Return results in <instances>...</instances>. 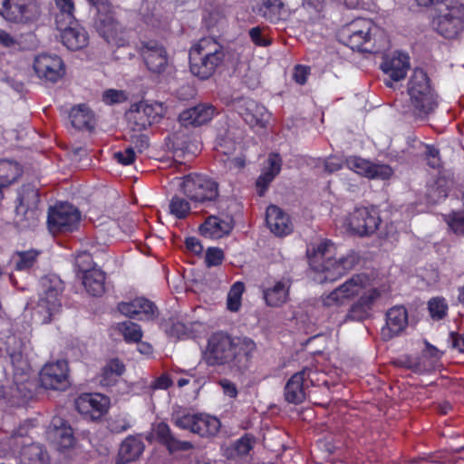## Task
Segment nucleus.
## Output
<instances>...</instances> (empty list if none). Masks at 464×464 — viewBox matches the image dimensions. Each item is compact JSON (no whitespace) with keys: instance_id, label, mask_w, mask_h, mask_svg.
Returning a JSON list of instances; mask_svg holds the SVG:
<instances>
[{"instance_id":"nucleus-1","label":"nucleus","mask_w":464,"mask_h":464,"mask_svg":"<svg viewBox=\"0 0 464 464\" xmlns=\"http://www.w3.org/2000/svg\"><path fill=\"white\" fill-rule=\"evenodd\" d=\"M255 349L256 343L250 339L236 342L227 334L216 333L208 340L204 357L208 365H228L232 371L243 374L249 369Z\"/></svg>"},{"instance_id":"nucleus-2","label":"nucleus","mask_w":464,"mask_h":464,"mask_svg":"<svg viewBox=\"0 0 464 464\" xmlns=\"http://www.w3.org/2000/svg\"><path fill=\"white\" fill-rule=\"evenodd\" d=\"M408 121L424 122L439 105L438 94L430 79L421 68H415L408 81Z\"/></svg>"},{"instance_id":"nucleus-3","label":"nucleus","mask_w":464,"mask_h":464,"mask_svg":"<svg viewBox=\"0 0 464 464\" xmlns=\"http://www.w3.org/2000/svg\"><path fill=\"white\" fill-rule=\"evenodd\" d=\"M338 40L353 50L378 53L384 51L389 41L371 20L357 18L342 26L337 32Z\"/></svg>"},{"instance_id":"nucleus-4","label":"nucleus","mask_w":464,"mask_h":464,"mask_svg":"<svg viewBox=\"0 0 464 464\" xmlns=\"http://www.w3.org/2000/svg\"><path fill=\"white\" fill-rule=\"evenodd\" d=\"M224 59V47L218 41L212 37L201 38L189 51L190 72L199 79H208Z\"/></svg>"},{"instance_id":"nucleus-5","label":"nucleus","mask_w":464,"mask_h":464,"mask_svg":"<svg viewBox=\"0 0 464 464\" xmlns=\"http://www.w3.org/2000/svg\"><path fill=\"white\" fill-rule=\"evenodd\" d=\"M325 251V246L323 245L317 247L313 256H310V250L307 251L312 268L318 273L324 274V277L319 279L321 283L336 280L355 265V257L353 256L338 260L331 258L324 260Z\"/></svg>"},{"instance_id":"nucleus-6","label":"nucleus","mask_w":464,"mask_h":464,"mask_svg":"<svg viewBox=\"0 0 464 464\" xmlns=\"http://www.w3.org/2000/svg\"><path fill=\"white\" fill-rule=\"evenodd\" d=\"M432 29L445 39H456L464 31V5L455 2L430 22Z\"/></svg>"},{"instance_id":"nucleus-7","label":"nucleus","mask_w":464,"mask_h":464,"mask_svg":"<svg viewBox=\"0 0 464 464\" xmlns=\"http://www.w3.org/2000/svg\"><path fill=\"white\" fill-rule=\"evenodd\" d=\"M180 186L187 198L196 203L215 202L219 196L218 184L200 174L185 176Z\"/></svg>"},{"instance_id":"nucleus-8","label":"nucleus","mask_w":464,"mask_h":464,"mask_svg":"<svg viewBox=\"0 0 464 464\" xmlns=\"http://www.w3.org/2000/svg\"><path fill=\"white\" fill-rule=\"evenodd\" d=\"M94 26L108 44L116 46L126 44L124 30L115 17L112 5L97 12Z\"/></svg>"},{"instance_id":"nucleus-9","label":"nucleus","mask_w":464,"mask_h":464,"mask_svg":"<svg viewBox=\"0 0 464 464\" xmlns=\"http://www.w3.org/2000/svg\"><path fill=\"white\" fill-rule=\"evenodd\" d=\"M367 276L355 275L339 287L322 297L324 306L332 307L343 304L346 301L359 295L366 287Z\"/></svg>"},{"instance_id":"nucleus-10","label":"nucleus","mask_w":464,"mask_h":464,"mask_svg":"<svg viewBox=\"0 0 464 464\" xmlns=\"http://www.w3.org/2000/svg\"><path fill=\"white\" fill-rule=\"evenodd\" d=\"M80 221V212L72 205L60 204L51 208L48 214V227L52 233L71 232Z\"/></svg>"},{"instance_id":"nucleus-11","label":"nucleus","mask_w":464,"mask_h":464,"mask_svg":"<svg viewBox=\"0 0 464 464\" xmlns=\"http://www.w3.org/2000/svg\"><path fill=\"white\" fill-rule=\"evenodd\" d=\"M3 17L15 24H32L38 20L41 10L37 0H9Z\"/></svg>"},{"instance_id":"nucleus-12","label":"nucleus","mask_w":464,"mask_h":464,"mask_svg":"<svg viewBox=\"0 0 464 464\" xmlns=\"http://www.w3.org/2000/svg\"><path fill=\"white\" fill-rule=\"evenodd\" d=\"M175 424L201 437L215 436L221 427L218 418L206 414H186L178 418Z\"/></svg>"},{"instance_id":"nucleus-13","label":"nucleus","mask_w":464,"mask_h":464,"mask_svg":"<svg viewBox=\"0 0 464 464\" xmlns=\"http://www.w3.org/2000/svg\"><path fill=\"white\" fill-rule=\"evenodd\" d=\"M139 52L148 68L152 73L164 72L169 65V56L165 47L155 40L140 43Z\"/></svg>"},{"instance_id":"nucleus-14","label":"nucleus","mask_w":464,"mask_h":464,"mask_svg":"<svg viewBox=\"0 0 464 464\" xmlns=\"http://www.w3.org/2000/svg\"><path fill=\"white\" fill-rule=\"evenodd\" d=\"M231 106L250 127H265L268 119L266 109L253 100L238 98L232 102Z\"/></svg>"},{"instance_id":"nucleus-15","label":"nucleus","mask_w":464,"mask_h":464,"mask_svg":"<svg viewBox=\"0 0 464 464\" xmlns=\"http://www.w3.org/2000/svg\"><path fill=\"white\" fill-rule=\"evenodd\" d=\"M381 218L374 210L367 208L354 209L348 218V227L359 236H370L375 233L381 224Z\"/></svg>"},{"instance_id":"nucleus-16","label":"nucleus","mask_w":464,"mask_h":464,"mask_svg":"<svg viewBox=\"0 0 464 464\" xmlns=\"http://www.w3.org/2000/svg\"><path fill=\"white\" fill-rule=\"evenodd\" d=\"M56 28L61 32L63 44L70 50L76 51L85 47L88 44V34L86 31L78 26L74 18L72 21L57 20Z\"/></svg>"},{"instance_id":"nucleus-17","label":"nucleus","mask_w":464,"mask_h":464,"mask_svg":"<svg viewBox=\"0 0 464 464\" xmlns=\"http://www.w3.org/2000/svg\"><path fill=\"white\" fill-rule=\"evenodd\" d=\"M34 69L40 78L51 82H57L65 73L63 62L56 54H39L34 60Z\"/></svg>"},{"instance_id":"nucleus-18","label":"nucleus","mask_w":464,"mask_h":464,"mask_svg":"<svg viewBox=\"0 0 464 464\" xmlns=\"http://www.w3.org/2000/svg\"><path fill=\"white\" fill-rule=\"evenodd\" d=\"M91 259V256L87 253L81 254L77 256V264L82 272V282L86 292L92 296H102L106 290L105 287V273L96 267L84 268L81 266V260Z\"/></svg>"},{"instance_id":"nucleus-19","label":"nucleus","mask_w":464,"mask_h":464,"mask_svg":"<svg viewBox=\"0 0 464 464\" xmlns=\"http://www.w3.org/2000/svg\"><path fill=\"white\" fill-rule=\"evenodd\" d=\"M68 367L65 361L45 364L40 372V382L45 389H63L67 383Z\"/></svg>"},{"instance_id":"nucleus-20","label":"nucleus","mask_w":464,"mask_h":464,"mask_svg":"<svg viewBox=\"0 0 464 464\" xmlns=\"http://www.w3.org/2000/svg\"><path fill=\"white\" fill-rule=\"evenodd\" d=\"M162 445H164L169 453L176 451H187L193 448V445L188 441H181L174 437L171 430L165 422L158 423L153 429V433L147 437L148 440H151L152 436Z\"/></svg>"},{"instance_id":"nucleus-21","label":"nucleus","mask_w":464,"mask_h":464,"mask_svg":"<svg viewBox=\"0 0 464 464\" xmlns=\"http://www.w3.org/2000/svg\"><path fill=\"white\" fill-rule=\"evenodd\" d=\"M311 369L304 367L302 371L295 372L285 386V400L294 404L302 403L306 398L304 388L305 378L309 377Z\"/></svg>"},{"instance_id":"nucleus-22","label":"nucleus","mask_w":464,"mask_h":464,"mask_svg":"<svg viewBox=\"0 0 464 464\" xmlns=\"http://www.w3.org/2000/svg\"><path fill=\"white\" fill-rule=\"evenodd\" d=\"M216 112V108L208 103H202L183 111L179 121L185 126H200L208 122Z\"/></svg>"},{"instance_id":"nucleus-23","label":"nucleus","mask_w":464,"mask_h":464,"mask_svg":"<svg viewBox=\"0 0 464 464\" xmlns=\"http://www.w3.org/2000/svg\"><path fill=\"white\" fill-rule=\"evenodd\" d=\"M61 290L55 286H50L40 298L35 308L36 314L42 316V322L48 324L53 314L57 313L62 305L60 299Z\"/></svg>"},{"instance_id":"nucleus-24","label":"nucleus","mask_w":464,"mask_h":464,"mask_svg":"<svg viewBox=\"0 0 464 464\" xmlns=\"http://www.w3.org/2000/svg\"><path fill=\"white\" fill-rule=\"evenodd\" d=\"M380 296V292L376 288H372L363 292L360 299L354 303L346 315V318L353 321H363L370 316V311L375 300Z\"/></svg>"},{"instance_id":"nucleus-25","label":"nucleus","mask_w":464,"mask_h":464,"mask_svg":"<svg viewBox=\"0 0 464 464\" xmlns=\"http://www.w3.org/2000/svg\"><path fill=\"white\" fill-rule=\"evenodd\" d=\"M75 404L80 412L91 414L93 418H99L108 409V400L101 394H83L76 400Z\"/></svg>"},{"instance_id":"nucleus-26","label":"nucleus","mask_w":464,"mask_h":464,"mask_svg":"<svg viewBox=\"0 0 464 464\" xmlns=\"http://www.w3.org/2000/svg\"><path fill=\"white\" fill-rule=\"evenodd\" d=\"M351 169L360 175L370 179H388L392 173V169L387 165L373 164L361 158H354L349 161Z\"/></svg>"},{"instance_id":"nucleus-27","label":"nucleus","mask_w":464,"mask_h":464,"mask_svg":"<svg viewBox=\"0 0 464 464\" xmlns=\"http://www.w3.org/2000/svg\"><path fill=\"white\" fill-rule=\"evenodd\" d=\"M234 222L232 217L222 219L217 216H209L200 226L199 229L203 236L210 238H220L228 235L233 229Z\"/></svg>"},{"instance_id":"nucleus-28","label":"nucleus","mask_w":464,"mask_h":464,"mask_svg":"<svg viewBox=\"0 0 464 464\" xmlns=\"http://www.w3.org/2000/svg\"><path fill=\"white\" fill-rule=\"evenodd\" d=\"M386 326L382 329L383 339H391L401 333L406 325V308L395 306L386 314Z\"/></svg>"},{"instance_id":"nucleus-29","label":"nucleus","mask_w":464,"mask_h":464,"mask_svg":"<svg viewBox=\"0 0 464 464\" xmlns=\"http://www.w3.org/2000/svg\"><path fill=\"white\" fill-rule=\"evenodd\" d=\"M381 68L394 82L404 79L406 76V54L398 51L392 54H384Z\"/></svg>"},{"instance_id":"nucleus-30","label":"nucleus","mask_w":464,"mask_h":464,"mask_svg":"<svg viewBox=\"0 0 464 464\" xmlns=\"http://www.w3.org/2000/svg\"><path fill=\"white\" fill-rule=\"evenodd\" d=\"M266 221L270 230L276 236L287 235L292 230L288 216L276 206L267 208Z\"/></svg>"},{"instance_id":"nucleus-31","label":"nucleus","mask_w":464,"mask_h":464,"mask_svg":"<svg viewBox=\"0 0 464 464\" xmlns=\"http://www.w3.org/2000/svg\"><path fill=\"white\" fill-rule=\"evenodd\" d=\"M143 450V442L133 436H129L120 446L116 464H126L134 461L140 458Z\"/></svg>"},{"instance_id":"nucleus-32","label":"nucleus","mask_w":464,"mask_h":464,"mask_svg":"<svg viewBox=\"0 0 464 464\" xmlns=\"http://www.w3.org/2000/svg\"><path fill=\"white\" fill-rule=\"evenodd\" d=\"M254 12L262 18L271 23H276L283 19L284 3L281 0H258Z\"/></svg>"},{"instance_id":"nucleus-33","label":"nucleus","mask_w":464,"mask_h":464,"mask_svg":"<svg viewBox=\"0 0 464 464\" xmlns=\"http://www.w3.org/2000/svg\"><path fill=\"white\" fill-rule=\"evenodd\" d=\"M412 147L420 150V154L423 157L427 165L433 169L442 168V161L440 156V150L434 145L425 144L419 140L416 137H408V148Z\"/></svg>"},{"instance_id":"nucleus-34","label":"nucleus","mask_w":464,"mask_h":464,"mask_svg":"<svg viewBox=\"0 0 464 464\" xmlns=\"http://www.w3.org/2000/svg\"><path fill=\"white\" fill-rule=\"evenodd\" d=\"M53 429L50 430L49 434L56 444L61 449H69L74 444V437L72 429L65 424V421L61 418H54L53 420Z\"/></svg>"},{"instance_id":"nucleus-35","label":"nucleus","mask_w":464,"mask_h":464,"mask_svg":"<svg viewBox=\"0 0 464 464\" xmlns=\"http://www.w3.org/2000/svg\"><path fill=\"white\" fill-rule=\"evenodd\" d=\"M268 169L258 177L256 185L257 188V194L260 197L265 195L271 181L280 172L281 169V159L278 154L271 153L268 156Z\"/></svg>"},{"instance_id":"nucleus-36","label":"nucleus","mask_w":464,"mask_h":464,"mask_svg":"<svg viewBox=\"0 0 464 464\" xmlns=\"http://www.w3.org/2000/svg\"><path fill=\"white\" fill-rule=\"evenodd\" d=\"M288 292L289 285L283 281H278L273 286L265 288L263 295L268 306L279 307L287 301Z\"/></svg>"},{"instance_id":"nucleus-37","label":"nucleus","mask_w":464,"mask_h":464,"mask_svg":"<svg viewBox=\"0 0 464 464\" xmlns=\"http://www.w3.org/2000/svg\"><path fill=\"white\" fill-rule=\"evenodd\" d=\"M47 455L39 444L24 445L21 450L20 464H46Z\"/></svg>"},{"instance_id":"nucleus-38","label":"nucleus","mask_w":464,"mask_h":464,"mask_svg":"<svg viewBox=\"0 0 464 464\" xmlns=\"http://www.w3.org/2000/svg\"><path fill=\"white\" fill-rule=\"evenodd\" d=\"M72 125L78 130H92L93 128V115L88 107L83 104L72 108L70 113Z\"/></svg>"},{"instance_id":"nucleus-39","label":"nucleus","mask_w":464,"mask_h":464,"mask_svg":"<svg viewBox=\"0 0 464 464\" xmlns=\"http://www.w3.org/2000/svg\"><path fill=\"white\" fill-rule=\"evenodd\" d=\"M125 372V365L118 359L110 360L102 369L100 382L104 386H111L117 382V378Z\"/></svg>"},{"instance_id":"nucleus-40","label":"nucleus","mask_w":464,"mask_h":464,"mask_svg":"<svg viewBox=\"0 0 464 464\" xmlns=\"http://www.w3.org/2000/svg\"><path fill=\"white\" fill-rule=\"evenodd\" d=\"M22 169L16 162L0 160V186L9 187L21 176Z\"/></svg>"},{"instance_id":"nucleus-41","label":"nucleus","mask_w":464,"mask_h":464,"mask_svg":"<svg viewBox=\"0 0 464 464\" xmlns=\"http://www.w3.org/2000/svg\"><path fill=\"white\" fill-rule=\"evenodd\" d=\"M39 216L40 212L38 208H24L23 206L16 207V222L22 228L36 227Z\"/></svg>"},{"instance_id":"nucleus-42","label":"nucleus","mask_w":464,"mask_h":464,"mask_svg":"<svg viewBox=\"0 0 464 464\" xmlns=\"http://www.w3.org/2000/svg\"><path fill=\"white\" fill-rule=\"evenodd\" d=\"M427 308L433 321H441L448 316L449 305L443 296L431 297L428 301Z\"/></svg>"},{"instance_id":"nucleus-43","label":"nucleus","mask_w":464,"mask_h":464,"mask_svg":"<svg viewBox=\"0 0 464 464\" xmlns=\"http://www.w3.org/2000/svg\"><path fill=\"white\" fill-rule=\"evenodd\" d=\"M130 129L133 132H140L150 126V121L140 112L136 105H132L126 114Z\"/></svg>"},{"instance_id":"nucleus-44","label":"nucleus","mask_w":464,"mask_h":464,"mask_svg":"<svg viewBox=\"0 0 464 464\" xmlns=\"http://www.w3.org/2000/svg\"><path fill=\"white\" fill-rule=\"evenodd\" d=\"M117 329L127 343H139L143 335L140 326L130 320L118 324Z\"/></svg>"},{"instance_id":"nucleus-45","label":"nucleus","mask_w":464,"mask_h":464,"mask_svg":"<svg viewBox=\"0 0 464 464\" xmlns=\"http://www.w3.org/2000/svg\"><path fill=\"white\" fill-rule=\"evenodd\" d=\"M40 202V196L37 188L27 184L22 188V191L19 196V205L24 208H38Z\"/></svg>"},{"instance_id":"nucleus-46","label":"nucleus","mask_w":464,"mask_h":464,"mask_svg":"<svg viewBox=\"0 0 464 464\" xmlns=\"http://www.w3.org/2000/svg\"><path fill=\"white\" fill-rule=\"evenodd\" d=\"M245 290V285L242 282L235 283L227 295V309L232 312L238 311L241 305V296Z\"/></svg>"},{"instance_id":"nucleus-47","label":"nucleus","mask_w":464,"mask_h":464,"mask_svg":"<svg viewBox=\"0 0 464 464\" xmlns=\"http://www.w3.org/2000/svg\"><path fill=\"white\" fill-rule=\"evenodd\" d=\"M169 210L176 218H185L190 211V204L186 199L175 196L169 203Z\"/></svg>"},{"instance_id":"nucleus-48","label":"nucleus","mask_w":464,"mask_h":464,"mask_svg":"<svg viewBox=\"0 0 464 464\" xmlns=\"http://www.w3.org/2000/svg\"><path fill=\"white\" fill-rule=\"evenodd\" d=\"M15 255L18 257L15 263V268L17 270H24L32 267L34 265L39 252L31 249L28 251L17 252Z\"/></svg>"},{"instance_id":"nucleus-49","label":"nucleus","mask_w":464,"mask_h":464,"mask_svg":"<svg viewBox=\"0 0 464 464\" xmlns=\"http://www.w3.org/2000/svg\"><path fill=\"white\" fill-rule=\"evenodd\" d=\"M55 4L60 10L55 16V22L67 19L72 21V18H74V3L72 0H55Z\"/></svg>"},{"instance_id":"nucleus-50","label":"nucleus","mask_w":464,"mask_h":464,"mask_svg":"<svg viewBox=\"0 0 464 464\" xmlns=\"http://www.w3.org/2000/svg\"><path fill=\"white\" fill-rule=\"evenodd\" d=\"M447 223L455 234L464 236V212H452Z\"/></svg>"},{"instance_id":"nucleus-51","label":"nucleus","mask_w":464,"mask_h":464,"mask_svg":"<svg viewBox=\"0 0 464 464\" xmlns=\"http://www.w3.org/2000/svg\"><path fill=\"white\" fill-rule=\"evenodd\" d=\"M224 252L218 247H208L206 251L205 262L208 267L217 266L224 260Z\"/></svg>"},{"instance_id":"nucleus-52","label":"nucleus","mask_w":464,"mask_h":464,"mask_svg":"<svg viewBox=\"0 0 464 464\" xmlns=\"http://www.w3.org/2000/svg\"><path fill=\"white\" fill-rule=\"evenodd\" d=\"M251 41L257 46H268L271 44L270 39L264 34V29L256 26L249 30Z\"/></svg>"},{"instance_id":"nucleus-53","label":"nucleus","mask_w":464,"mask_h":464,"mask_svg":"<svg viewBox=\"0 0 464 464\" xmlns=\"http://www.w3.org/2000/svg\"><path fill=\"white\" fill-rule=\"evenodd\" d=\"M135 300H142L140 306H137L138 314H144L148 318H154L158 314L157 306L150 300L143 297L135 298Z\"/></svg>"},{"instance_id":"nucleus-54","label":"nucleus","mask_w":464,"mask_h":464,"mask_svg":"<svg viewBox=\"0 0 464 464\" xmlns=\"http://www.w3.org/2000/svg\"><path fill=\"white\" fill-rule=\"evenodd\" d=\"M135 105L139 110H140V112L144 114L146 118H148L150 124H152L159 116V112L156 111V107L152 104L140 102Z\"/></svg>"},{"instance_id":"nucleus-55","label":"nucleus","mask_w":464,"mask_h":464,"mask_svg":"<svg viewBox=\"0 0 464 464\" xmlns=\"http://www.w3.org/2000/svg\"><path fill=\"white\" fill-rule=\"evenodd\" d=\"M130 141L133 145V150H137L140 153L143 152L150 146L148 136L142 133L131 135Z\"/></svg>"},{"instance_id":"nucleus-56","label":"nucleus","mask_w":464,"mask_h":464,"mask_svg":"<svg viewBox=\"0 0 464 464\" xmlns=\"http://www.w3.org/2000/svg\"><path fill=\"white\" fill-rule=\"evenodd\" d=\"M135 151L131 147L127 148L124 151L114 153V159L122 165H130L135 160Z\"/></svg>"},{"instance_id":"nucleus-57","label":"nucleus","mask_w":464,"mask_h":464,"mask_svg":"<svg viewBox=\"0 0 464 464\" xmlns=\"http://www.w3.org/2000/svg\"><path fill=\"white\" fill-rule=\"evenodd\" d=\"M142 300H132L130 303H121L118 306L119 311L129 317H133L138 314L137 306H140V303Z\"/></svg>"},{"instance_id":"nucleus-58","label":"nucleus","mask_w":464,"mask_h":464,"mask_svg":"<svg viewBox=\"0 0 464 464\" xmlns=\"http://www.w3.org/2000/svg\"><path fill=\"white\" fill-rule=\"evenodd\" d=\"M102 99L106 103L112 104L125 101L126 96L122 91L110 89L104 92Z\"/></svg>"},{"instance_id":"nucleus-59","label":"nucleus","mask_w":464,"mask_h":464,"mask_svg":"<svg viewBox=\"0 0 464 464\" xmlns=\"http://www.w3.org/2000/svg\"><path fill=\"white\" fill-rule=\"evenodd\" d=\"M20 390L19 386L15 387H9L6 389L4 386H0V401H6L10 403L11 405L18 404L19 401H17L14 399V392H18Z\"/></svg>"},{"instance_id":"nucleus-60","label":"nucleus","mask_w":464,"mask_h":464,"mask_svg":"<svg viewBox=\"0 0 464 464\" xmlns=\"http://www.w3.org/2000/svg\"><path fill=\"white\" fill-rule=\"evenodd\" d=\"M449 342L453 349L459 353H464V333L450 332Z\"/></svg>"},{"instance_id":"nucleus-61","label":"nucleus","mask_w":464,"mask_h":464,"mask_svg":"<svg viewBox=\"0 0 464 464\" xmlns=\"http://www.w3.org/2000/svg\"><path fill=\"white\" fill-rule=\"evenodd\" d=\"M309 73V67L298 64L294 69L293 78L297 83L304 84Z\"/></svg>"},{"instance_id":"nucleus-62","label":"nucleus","mask_w":464,"mask_h":464,"mask_svg":"<svg viewBox=\"0 0 464 464\" xmlns=\"http://www.w3.org/2000/svg\"><path fill=\"white\" fill-rule=\"evenodd\" d=\"M109 428L111 432L121 433L130 428V423L122 418H116L109 422Z\"/></svg>"},{"instance_id":"nucleus-63","label":"nucleus","mask_w":464,"mask_h":464,"mask_svg":"<svg viewBox=\"0 0 464 464\" xmlns=\"http://www.w3.org/2000/svg\"><path fill=\"white\" fill-rule=\"evenodd\" d=\"M253 447V440L248 436H245L237 440L236 450L240 455L247 454Z\"/></svg>"},{"instance_id":"nucleus-64","label":"nucleus","mask_w":464,"mask_h":464,"mask_svg":"<svg viewBox=\"0 0 464 464\" xmlns=\"http://www.w3.org/2000/svg\"><path fill=\"white\" fill-rule=\"evenodd\" d=\"M218 384L222 387L223 392L226 395L230 398H236L237 395V389L234 382L227 379H222L218 382Z\"/></svg>"}]
</instances>
